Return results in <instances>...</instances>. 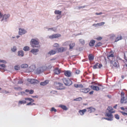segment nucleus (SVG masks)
I'll return each mask as SVG.
<instances>
[{"mask_svg": "<svg viewBox=\"0 0 127 127\" xmlns=\"http://www.w3.org/2000/svg\"><path fill=\"white\" fill-rule=\"evenodd\" d=\"M114 57V55L113 54L111 53L110 54H109L107 56V58L109 60H110L109 58L110 57Z\"/></svg>", "mask_w": 127, "mask_h": 127, "instance_id": "nucleus-36", "label": "nucleus"}, {"mask_svg": "<svg viewBox=\"0 0 127 127\" xmlns=\"http://www.w3.org/2000/svg\"><path fill=\"white\" fill-rule=\"evenodd\" d=\"M102 66V65L101 64H99L98 65V67L99 68H101V67Z\"/></svg>", "mask_w": 127, "mask_h": 127, "instance_id": "nucleus-63", "label": "nucleus"}, {"mask_svg": "<svg viewBox=\"0 0 127 127\" xmlns=\"http://www.w3.org/2000/svg\"><path fill=\"white\" fill-rule=\"evenodd\" d=\"M57 29V27H54L53 28H48V30L49 31V30H52V31H54L55 32L56 30Z\"/></svg>", "mask_w": 127, "mask_h": 127, "instance_id": "nucleus-28", "label": "nucleus"}, {"mask_svg": "<svg viewBox=\"0 0 127 127\" xmlns=\"http://www.w3.org/2000/svg\"><path fill=\"white\" fill-rule=\"evenodd\" d=\"M39 42L35 39H32L31 41L30 44L33 48L40 47V46L39 45Z\"/></svg>", "mask_w": 127, "mask_h": 127, "instance_id": "nucleus-1", "label": "nucleus"}, {"mask_svg": "<svg viewBox=\"0 0 127 127\" xmlns=\"http://www.w3.org/2000/svg\"><path fill=\"white\" fill-rule=\"evenodd\" d=\"M122 38V37L121 35H120L119 36H118L116 38L114 42H117L119 40H121Z\"/></svg>", "mask_w": 127, "mask_h": 127, "instance_id": "nucleus-27", "label": "nucleus"}, {"mask_svg": "<svg viewBox=\"0 0 127 127\" xmlns=\"http://www.w3.org/2000/svg\"><path fill=\"white\" fill-rule=\"evenodd\" d=\"M90 90L88 88H83L80 89V91L85 93H88Z\"/></svg>", "mask_w": 127, "mask_h": 127, "instance_id": "nucleus-10", "label": "nucleus"}, {"mask_svg": "<svg viewBox=\"0 0 127 127\" xmlns=\"http://www.w3.org/2000/svg\"><path fill=\"white\" fill-rule=\"evenodd\" d=\"M80 71L78 70H76V71L75 72V73L77 74H79L80 72Z\"/></svg>", "mask_w": 127, "mask_h": 127, "instance_id": "nucleus-56", "label": "nucleus"}, {"mask_svg": "<svg viewBox=\"0 0 127 127\" xmlns=\"http://www.w3.org/2000/svg\"><path fill=\"white\" fill-rule=\"evenodd\" d=\"M57 49L58 51V53L63 52L65 51V50H64L63 47L57 48Z\"/></svg>", "mask_w": 127, "mask_h": 127, "instance_id": "nucleus-15", "label": "nucleus"}, {"mask_svg": "<svg viewBox=\"0 0 127 127\" xmlns=\"http://www.w3.org/2000/svg\"><path fill=\"white\" fill-rule=\"evenodd\" d=\"M102 119H105L106 120H107L109 121H112L113 120V119H112L109 118H107L104 117V118H102Z\"/></svg>", "mask_w": 127, "mask_h": 127, "instance_id": "nucleus-41", "label": "nucleus"}, {"mask_svg": "<svg viewBox=\"0 0 127 127\" xmlns=\"http://www.w3.org/2000/svg\"><path fill=\"white\" fill-rule=\"evenodd\" d=\"M91 88L93 89V90H95L96 91H99L100 89H103V87H102V88H101L100 89L99 88V87L97 86H94V85H91Z\"/></svg>", "mask_w": 127, "mask_h": 127, "instance_id": "nucleus-7", "label": "nucleus"}, {"mask_svg": "<svg viewBox=\"0 0 127 127\" xmlns=\"http://www.w3.org/2000/svg\"><path fill=\"white\" fill-rule=\"evenodd\" d=\"M115 118L117 120H119L120 118L118 114H115Z\"/></svg>", "mask_w": 127, "mask_h": 127, "instance_id": "nucleus-42", "label": "nucleus"}, {"mask_svg": "<svg viewBox=\"0 0 127 127\" xmlns=\"http://www.w3.org/2000/svg\"><path fill=\"white\" fill-rule=\"evenodd\" d=\"M61 17V16L60 15H57L56 17V18L57 19V20H58L59 19H60Z\"/></svg>", "mask_w": 127, "mask_h": 127, "instance_id": "nucleus-57", "label": "nucleus"}, {"mask_svg": "<svg viewBox=\"0 0 127 127\" xmlns=\"http://www.w3.org/2000/svg\"><path fill=\"white\" fill-rule=\"evenodd\" d=\"M59 107L62 108L63 109L65 110H66L68 109L66 106L64 105H60L59 106Z\"/></svg>", "mask_w": 127, "mask_h": 127, "instance_id": "nucleus-21", "label": "nucleus"}, {"mask_svg": "<svg viewBox=\"0 0 127 127\" xmlns=\"http://www.w3.org/2000/svg\"><path fill=\"white\" fill-rule=\"evenodd\" d=\"M20 93L22 95H23L24 94H26V93L24 92H20Z\"/></svg>", "mask_w": 127, "mask_h": 127, "instance_id": "nucleus-62", "label": "nucleus"}, {"mask_svg": "<svg viewBox=\"0 0 127 127\" xmlns=\"http://www.w3.org/2000/svg\"><path fill=\"white\" fill-rule=\"evenodd\" d=\"M10 16V15L9 14H5L3 16V18L1 20V21L3 20H6V19Z\"/></svg>", "mask_w": 127, "mask_h": 127, "instance_id": "nucleus-16", "label": "nucleus"}, {"mask_svg": "<svg viewBox=\"0 0 127 127\" xmlns=\"http://www.w3.org/2000/svg\"><path fill=\"white\" fill-rule=\"evenodd\" d=\"M53 46L56 47H59V46L58 44L55 43L54 44Z\"/></svg>", "mask_w": 127, "mask_h": 127, "instance_id": "nucleus-47", "label": "nucleus"}, {"mask_svg": "<svg viewBox=\"0 0 127 127\" xmlns=\"http://www.w3.org/2000/svg\"><path fill=\"white\" fill-rule=\"evenodd\" d=\"M87 111L86 109H85L82 110H80L79 111L80 114L82 115H83L85 112Z\"/></svg>", "mask_w": 127, "mask_h": 127, "instance_id": "nucleus-19", "label": "nucleus"}, {"mask_svg": "<svg viewBox=\"0 0 127 127\" xmlns=\"http://www.w3.org/2000/svg\"><path fill=\"white\" fill-rule=\"evenodd\" d=\"M25 100H29L30 102H33L34 101V100L31 98H25Z\"/></svg>", "mask_w": 127, "mask_h": 127, "instance_id": "nucleus-31", "label": "nucleus"}, {"mask_svg": "<svg viewBox=\"0 0 127 127\" xmlns=\"http://www.w3.org/2000/svg\"><path fill=\"white\" fill-rule=\"evenodd\" d=\"M56 52V51L52 50L48 52L47 54L50 55H52L55 54Z\"/></svg>", "mask_w": 127, "mask_h": 127, "instance_id": "nucleus-20", "label": "nucleus"}, {"mask_svg": "<svg viewBox=\"0 0 127 127\" xmlns=\"http://www.w3.org/2000/svg\"><path fill=\"white\" fill-rule=\"evenodd\" d=\"M120 112L122 113L123 115L124 116H127V113L122 111H120Z\"/></svg>", "mask_w": 127, "mask_h": 127, "instance_id": "nucleus-44", "label": "nucleus"}, {"mask_svg": "<svg viewBox=\"0 0 127 127\" xmlns=\"http://www.w3.org/2000/svg\"><path fill=\"white\" fill-rule=\"evenodd\" d=\"M98 63H96V64L93 66V68L94 69H96L97 68V66L98 65Z\"/></svg>", "mask_w": 127, "mask_h": 127, "instance_id": "nucleus-39", "label": "nucleus"}, {"mask_svg": "<svg viewBox=\"0 0 127 127\" xmlns=\"http://www.w3.org/2000/svg\"><path fill=\"white\" fill-rule=\"evenodd\" d=\"M49 82V81L48 80H46L43 82H42L40 83V84L41 86H44L48 84Z\"/></svg>", "mask_w": 127, "mask_h": 127, "instance_id": "nucleus-17", "label": "nucleus"}, {"mask_svg": "<svg viewBox=\"0 0 127 127\" xmlns=\"http://www.w3.org/2000/svg\"><path fill=\"white\" fill-rule=\"evenodd\" d=\"M102 14V12H100L99 13H95V14L96 15H99L101 14Z\"/></svg>", "mask_w": 127, "mask_h": 127, "instance_id": "nucleus-59", "label": "nucleus"}, {"mask_svg": "<svg viewBox=\"0 0 127 127\" xmlns=\"http://www.w3.org/2000/svg\"><path fill=\"white\" fill-rule=\"evenodd\" d=\"M54 84L57 87V89L58 90H62L64 89L63 86V84L60 83L56 82L54 83Z\"/></svg>", "mask_w": 127, "mask_h": 127, "instance_id": "nucleus-3", "label": "nucleus"}, {"mask_svg": "<svg viewBox=\"0 0 127 127\" xmlns=\"http://www.w3.org/2000/svg\"><path fill=\"white\" fill-rule=\"evenodd\" d=\"M89 60L90 61L93 60L94 59V56L92 54H90L88 56Z\"/></svg>", "mask_w": 127, "mask_h": 127, "instance_id": "nucleus-23", "label": "nucleus"}, {"mask_svg": "<svg viewBox=\"0 0 127 127\" xmlns=\"http://www.w3.org/2000/svg\"><path fill=\"white\" fill-rule=\"evenodd\" d=\"M14 88L15 90H16L21 91L22 90V88L20 87H14Z\"/></svg>", "mask_w": 127, "mask_h": 127, "instance_id": "nucleus-40", "label": "nucleus"}, {"mask_svg": "<svg viewBox=\"0 0 127 127\" xmlns=\"http://www.w3.org/2000/svg\"><path fill=\"white\" fill-rule=\"evenodd\" d=\"M64 74L67 77H69L71 75V73L69 70H65L64 71Z\"/></svg>", "mask_w": 127, "mask_h": 127, "instance_id": "nucleus-13", "label": "nucleus"}, {"mask_svg": "<svg viewBox=\"0 0 127 127\" xmlns=\"http://www.w3.org/2000/svg\"><path fill=\"white\" fill-rule=\"evenodd\" d=\"M91 113L94 112L95 111V108H93V107H91Z\"/></svg>", "mask_w": 127, "mask_h": 127, "instance_id": "nucleus-46", "label": "nucleus"}, {"mask_svg": "<svg viewBox=\"0 0 127 127\" xmlns=\"http://www.w3.org/2000/svg\"><path fill=\"white\" fill-rule=\"evenodd\" d=\"M32 102H30L26 104L27 105H32Z\"/></svg>", "mask_w": 127, "mask_h": 127, "instance_id": "nucleus-55", "label": "nucleus"}, {"mask_svg": "<svg viewBox=\"0 0 127 127\" xmlns=\"http://www.w3.org/2000/svg\"><path fill=\"white\" fill-rule=\"evenodd\" d=\"M61 36V34H55L49 36V38L50 39L57 38Z\"/></svg>", "mask_w": 127, "mask_h": 127, "instance_id": "nucleus-5", "label": "nucleus"}, {"mask_svg": "<svg viewBox=\"0 0 127 127\" xmlns=\"http://www.w3.org/2000/svg\"><path fill=\"white\" fill-rule=\"evenodd\" d=\"M28 81L31 84L37 83L38 81L34 79H28Z\"/></svg>", "mask_w": 127, "mask_h": 127, "instance_id": "nucleus-4", "label": "nucleus"}, {"mask_svg": "<svg viewBox=\"0 0 127 127\" xmlns=\"http://www.w3.org/2000/svg\"><path fill=\"white\" fill-rule=\"evenodd\" d=\"M113 108H112V109H111V110H109V113H111L112 114V113H114L115 112V111H111L112 110H113Z\"/></svg>", "mask_w": 127, "mask_h": 127, "instance_id": "nucleus-51", "label": "nucleus"}, {"mask_svg": "<svg viewBox=\"0 0 127 127\" xmlns=\"http://www.w3.org/2000/svg\"><path fill=\"white\" fill-rule=\"evenodd\" d=\"M62 11L59 10H55L54 12L56 14L61 15V14Z\"/></svg>", "mask_w": 127, "mask_h": 127, "instance_id": "nucleus-30", "label": "nucleus"}, {"mask_svg": "<svg viewBox=\"0 0 127 127\" xmlns=\"http://www.w3.org/2000/svg\"><path fill=\"white\" fill-rule=\"evenodd\" d=\"M17 50V48L16 46H13L11 48V50L13 52H15Z\"/></svg>", "mask_w": 127, "mask_h": 127, "instance_id": "nucleus-33", "label": "nucleus"}, {"mask_svg": "<svg viewBox=\"0 0 127 127\" xmlns=\"http://www.w3.org/2000/svg\"><path fill=\"white\" fill-rule=\"evenodd\" d=\"M23 82L21 80H20L18 82V83L20 84H21L23 83Z\"/></svg>", "mask_w": 127, "mask_h": 127, "instance_id": "nucleus-60", "label": "nucleus"}, {"mask_svg": "<svg viewBox=\"0 0 127 127\" xmlns=\"http://www.w3.org/2000/svg\"><path fill=\"white\" fill-rule=\"evenodd\" d=\"M0 66L1 67L3 68L5 67H6L5 65L3 64H0Z\"/></svg>", "mask_w": 127, "mask_h": 127, "instance_id": "nucleus-52", "label": "nucleus"}, {"mask_svg": "<svg viewBox=\"0 0 127 127\" xmlns=\"http://www.w3.org/2000/svg\"><path fill=\"white\" fill-rule=\"evenodd\" d=\"M28 66V65L27 64H23L21 65V68H27Z\"/></svg>", "mask_w": 127, "mask_h": 127, "instance_id": "nucleus-26", "label": "nucleus"}, {"mask_svg": "<svg viewBox=\"0 0 127 127\" xmlns=\"http://www.w3.org/2000/svg\"><path fill=\"white\" fill-rule=\"evenodd\" d=\"M117 63L116 62H114V65H113L115 67H117Z\"/></svg>", "mask_w": 127, "mask_h": 127, "instance_id": "nucleus-61", "label": "nucleus"}, {"mask_svg": "<svg viewBox=\"0 0 127 127\" xmlns=\"http://www.w3.org/2000/svg\"><path fill=\"white\" fill-rule=\"evenodd\" d=\"M27 32V31L24 29L20 28L19 29V34L20 35H22L25 34Z\"/></svg>", "mask_w": 127, "mask_h": 127, "instance_id": "nucleus-6", "label": "nucleus"}, {"mask_svg": "<svg viewBox=\"0 0 127 127\" xmlns=\"http://www.w3.org/2000/svg\"><path fill=\"white\" fill-rule=\"evenodd\" d=\"M0 62L4 64H6L7 63L6 62L3 60H0Z\"/></svg>", "mask_w": 127, "mask_h": 127, "instance_id": "nucleus-48", "label": "nucleus"}, {"mask_svg": "<svg viewBox=\"0 0 127 127\" xmlns=\"http://www.w3.org/2000/svg\"><path fill=\"white\" fill-rule=\"evenodd\" d=\"M124 59L127 61V57H126V56L125 54H124Z\"/></svg>", "mask_w": 127, "mask_h": 127, "instance_id": "nucleus-64", "label": "nucleus"}, {"mask_svg": "<svg viewBox=\"0 0 127 127\" xmlns=\"http://www.w3.org/2000/svg\"><path fill=\"white\" fill-rule=\"evenodd\" d=\"M34 91L32 90H31L30 91L29 90V94H32L33 93Z\"/></svg>", "mask_w": 127, "mask_h": 127, "instance_id": "nucleus-53", "label": "nucleus"}, {"mask_svg": "<svg viewBox=\"0 0 127 127\" xmlns=\"http://www.w3.org/2000/svg\"><path fill=\"white\" fill-rule=\"evenodd\" d=\"M54 72L55 74L58 75L61 72V70L58 67H56L54 70Z\"/></svg>", "mask_w": 127, "mask_h": 127, "instance_id": "nucleus-9", "label": "nucleus"}, {"mask_svg": "<svg viewBox=\"0 0 127 127\" xmlns=\"http://www.w3.org/2000/svg\"><path fill=\"white\" fill-rule=\"evenodd\" d=\"M74 86L76 88H83L84 86L82 84H74Z\"/></svg>", "mask_w": 127, "mask_h": 127, "instance_id": "nucleus-24", "label": "nucleus"}, {"mask_svg": "<svg viewBox=\"0 0 127 127\" xmlns=\"http://www.w3.org/2000/svg\"><path fill=\"white\" fill-rule=\"evenodd\" d=\"M95 42V41L94 40H90V42L89 44V45L90 47L94 46Z\"/></svg>", "mask_w": 127, "mask_h": 127, "instance_id": "nucleus-12", "label": "nucleus"}, {"mask_svg": "<svg viewBox=\"0 0 127 127\" xmlns=\"http://www.w3.org/2000/svg\"><path fill=\"white\" fill-rule=\"evenodd\" d=\"M79 42L82 44L83 45L85 44L84 40L82 39H80L79 40Z\"/></svg>", "mask_w": 127, "mask_h": 127, "instance_id": "nucleus-38", "label": "nucleus"}, {"mask_svg": "<svg viewBox=\"0 0 127 127\" xmlns=\"http://www.w3.org/2000/svg\"><path fill=\"white\" fill-rule=\"evenodd\" d=\"M43 68L42 67L38 68L37 69L36 73L38 74H39L42 72L44 70Z\"/></svg>", "mask_w": 127, "mask_h": 127, "instance_id": "nucleus-8", "label": "nucleus"}, {"mask_svg": "<svg viewBox=\"0 0 127 127\" xmlns=\"http://www.w3.org/2000/svg\"><path fill=\"white\" fill-rule=\"evenodd\" d=\"M57 91L54 90L50 92V93H51L52 94H56V93H57Z\"/></svg>", "mask_w": 127, "mask_h": 127, "instance_id": "nucleus-45", "label": "nucleus"}, {"mask_svg": "<svg viewBox=\"0 0 127 127\" xmlns=\"http://www.w3.org/2000/svg\"><path fill=\"white\" fill-rule=\"evenodd\" d=\"M24 55V51L23 50L19 51L18 52V56H19L23 57Z\"/></svg>", "mask_w": 127, "mask_h": 127, "instance_id": "nucleus-14", "label": "nucleus"}, {"mask_svg": "<svg viewBox=\"0 0 127 127\" xmlns=\"http://www.w3.org/2000/svg\"><path fill=\"white\" fill-rule=\"evenodd\" d=\"M75 44L74 43H72L70 44L69 45V50L72 49L75 46Z\"/></svg>", "mask_w": 127, "mask_h": 127, "instance_id": "nucleus-25", "label": "nucleus"}, {"mask_svg": "<svg viewBox=\"0 0 127 127\" xmlns=\"http://www.w3.org/2000/svg\"><path fill=\"white\" fill-rule=\"evenodd\" d=\"M82 100V98L80 97H79L74 99L75 101H80Z\"/></svg>", "mask_w": 127, "mask_h": 127, "instance_id": "nucleus-37", "label": "nucleus"}, {"mask_svg": "<svg viewBox=\"0 0 127 127\" xmlns=\"http://www.w3.org/2000/svg\"><path fill=\"white\" fill-rule=\"evenodd\" d=\"M38 51L39 50L38 49H33L30 51L31 52L35 55H36V54H35V53L38 52Z\"/></svg>", "mask_w": 127, "mask_h": 127, "instance_id": "nucleus-22", "label": "nucleus"}, {"mask_svg": "<svg viewBox=\"0 0 127 127\" xmlns=\"http://www.w3.org/2000/svg\"><path fill=\"white\" fill-rule=\"evenodd\" d=\"M27 103V101L25 100H21L20 101L18 102L19 104H25Z\"/></svg>", "mask_w": 127, "mask_h": 127, "instance_id": "nucleus-35", "label": "nucleus"}, {"mask_svg": "<svg viewBox=\"0 0 127 127\" xmlns=\"http://www.w3.org/2000/svg\"><path fill=\"white\" fill-rule=\"evenodd\" d=\"M51 111L52 112L54 111V112H56L57 111V110L55 108L52 107L51 108Z\"/></svg>", "mask_w": 127, "mask_h": 127, "instance_id": "nucleus-43", "label": "nucleus"}, {"mask_svg": "<svg viewBox=\"0 0 127 127\" xmlns=\"http://www.w3.org/2000/svg\"><path fill=\"white\" fill-rule=\"evenodd\" d=\"M112 108H112L111 106H109L107 108V110H108L109 111V110H111V109H112Z\"/></svg>", "mask_w": 127, "mask_h": 127, "instance_id": "nucleus-54", "label": "nucleus"}, {"mask_svg": "<svg viewBox=\"0 0 127 127\" xmlns=\"http://www.w3.org/2000/svg\"><path fill=\"white\" fill-rule=\"evenodd\" d=\"M102 45V43L100 42H98L97 43V44H95V47H98Z\"/></svg>", "mask_w": 127, "mask_h": 127, "instance_id": "nucleus-34", "label": "nucleus"}, {"mask_svg": "<svg viewBox=\"0 0 127 127\" xmlns=\"http://www.w3.org/2000/svg\"><path fill=\"white\" fill-rule=\"evenodd\" d=\"M125 93L123 91L121 93V95L122 98L121 100V103H123L125 100V97L124 96Z\"/></svg>", "mask_w": 127, "mask_h": 127, "instance_id": "nucleus-11", "label": "nucleus"}, {"mask_svg": "<svg viewBox=\"0 0 127 127\" xmlns=\"http://www.w3.org/2000/svg\"><path fill=\"white\" fill-rule=\"evenodd\" d=\"M87 109L88 110V112H89L90 113H91V107H90L89 108H87Z\"/></svg>", "mask_w": 127, "mask_h": 127, "instance_id": "nucleus-49", "label": "nucleus"}, {"mask_svg": "<svg viewBox=\"0 0 127 127\" xmlns=\"http://www.w3.org/2000/svg\"><path fill=\"white\" fill-rule=\"evenodd\" d=\"M63 80L64 83L66 86H69L72 84V81L68 78H64Z\"/></svg>", "mask_w": 127, "mask_h": 127, "instance_id": "nucleus-2", "label": "nucleus"}, {"mask_svg": "<svg viewBox=\"0 0 127 127\" xmlns=\"http://www.w3.org/2000/svg\"><path fill=\"white\" fill-rule=\"evenodd\" d=\"M105 116L108 117L109 118H112L113 119V116L111 113H106V114H105Z\"/></svg>", "mask_w": 127, "mask_h": 127, "instance_id": "nucleus-18", "label": "nucleus"}, {"mask_svg": "<svg viewBox=\"0 0 127 127\" xmlns=\"http://www.w3.org/2000/svg\"><path fill=\"white\" fill-rule=\"evenodd\" d=\"M85 7V6H79L78 7V9H80L81 8H83Z\"/></svg>", "mask_w": 127, "mask_h": 127, "instance_id": "nucleus-58", "label": "nucleus"}, {"mask_svg": "<svg viewBox=\"0 0 127 127\" xmlns=\"http://www.w3.org/2000/svg\"><path fill=\"white\" fill-rule=\"evenodd\" d=\"M95 39H97L98 40H100L102 39V38L101 37L99 36L97 38Z\"/></svg>", "mask_w": 127, "mask_h": 127, "instance_id": "nucleus-50", "label": "nucleus"}, {"mask_svg": "<svg viewBox=\"0 0 127 127\" xmlns=\"http://www.w3.org/2000/svg\"><path fill=\"white\" fill-rule=\"evenodd\" d=\"M23 49L25 51H28L30 50V48L28 46H26L24 47Z\"/></svg>", "mask_w": 127, "mask_h": 127, "instance_id": "nucleus-29", "label": "nucleus"}, {"mask_svg": "<svg viewBox=\"0 0 127 127\" xmlns=\"http://www.w3.org/2000/svg\"><path fill=\"white\" fill-rule=\"evenodd\" d=\"M14 68L15 70H18L20 69V67L18 65H17L15 66Z\"/></svg>", "mask_w": 127, "mask_h": 127, "instance_id": "nucleus-32", "label": "nucleus"}]
</instances>
